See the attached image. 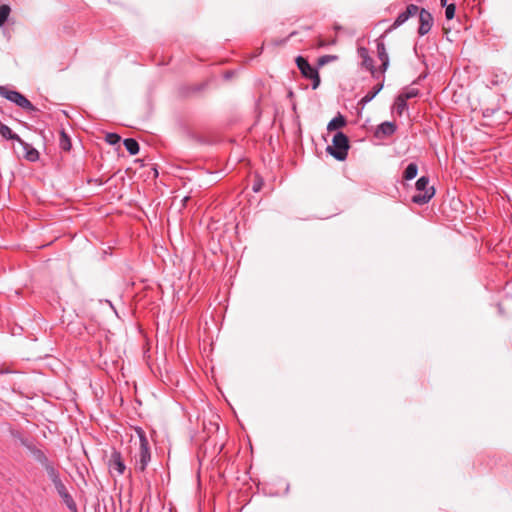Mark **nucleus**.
Returning <instances> with one entry per match:
<instances>
[{
	"label": "nucleus",
	"mask_w": 512,
	"mask_h": 512,
	"mask_svg": "<svg viewBox=\"0 0 512 512\" xmlns=\"http://www.w3.org/2000/svg\"><path fill=\"white\" fill-rule=\"evenodd\" d=\"M10 14V7L8 5L0 6V27L4 25Z\"/></svg>",
	"instance_id": "nucleus-23"
},
{
	"label": "nucleus",
	"mask_w": 512,
	"mask_h": 512,
	"mask_svg": "<svg viewBox=\"0 0 512 512\" xmlns=\"http://www.w3.org/2000/svg\"><path fill=\"white\" fill-rule=\"evenodd\" d=\"M418 94H419L418 89H416V88H407L400 95L402 97H405V100H408V99H411V98H414V97L418 96Z\"/></svg>",
	"instance_id": "nucleus-24"
},
{
	"label": "nucleus",
	"mask_w": 512,
	"mask_h": 512,
	"mask_svg": "<svg viewBox=\"0 0 512 512\" xmlns=\"http://www.w3.org/2000/svg\"><path fill=\"white\" fill-rule=\"evenodd\" d=\"M3 125L2 122L0 121V126Z\"/></svg>",
	"instance_id": "nucleus-35"
},
{
	"label": "nucleus",
	"mask_w": 512,
	"mask_h": 512,
	"mask_svg": "<svg viewBox=\"0 0 512 512\" xmlns=\"http://www.w3.org/2000/svg\"><path fill=\"white\" fill-rule=\"evenodd\" d=\"M429 177L427 176H421L416 184H415V187H416V191L417 193L415 195L412 196L411 200L413 203L415 204H418V205H423V204H426L430 201V199L434 196L435 194V189L434 187H429Z\"/></svg>",
	"instance_id": "nucleus-3"
},
{
	"label": "nucleus",
	"mask_w": 512,
	"mask_h": 512,
	"mask_svg": "<svg viewBox=\"0 0 512 512\" xmlns=\"http://www.w3.org/2000/svg\"><path fill=\"white\" fill-rule=\"evenodd\" d=\"M123 144L130 155H136L139 153V143L135 139L127 138L124 140Z\"/></svg>",
	"instance_id": "nucleus-16"
},
{
	"label": "nucleus",
	"mask_w": 512,
	"mask_h": 512,
	"mask_svg": "<svg viewBox=\"0 0 512 512\" xmlns=\"http://www.w3.org/2000/svg\"><path fill=\"white\" fill-rule=\"evenodd\" d=\"M460 201L458 199H450V208L457 210L458 206L460 205Z\"/></svg>",
	"instance_id": "nucleus-28"
},
{
	"label": "nucleus",
	"mask_w": 512,
	"mask_h": 512,
	"mask_svg": "<svg viewBox=\"0 0 512 512\" xmlns=\"http://www.w3.org/2000/svg\"><path fill=\"white\" fill-rule=\"evenodd\" d=\"M349 147L348 137L342 132H337L333 136L332 146H328L326 151L335 159L343 161L347 158Z\"/></svg>",
	"instance_id": "nucleus-2"
},
{
	"label": "nucleus",
	"mask_w": 512,
	"mask_h": 512,
	"mask_svg": "<svg viewBox=\"0 0 512 512\" xmlns=\"http://www.w3.org/2000/svg\"><path fill=\"white\" fill-rule=\"evenodd\" d=\"M259 189H260V186H259V185H256V184H255V185L253 186V190H254L255 192L259 191Z\"/></svg>",
	"instance_id": "nucleus-31"
},
{
	"label": "nucleus",
	"mask_w": 512,
	"mask_h": 512,
	"mask_svg": "<svg viewBox=\"0 0 512 512\" xmlns=\"http://www.w3.org/2000/svg\"><path fill=\"white\" fill-rule=\"evenodd\" d=\"M23 147L26 150L25 157L27 160L34 162L39 159V153L35 148L31 147L28 143L27 146Z\"/></svg>",
	"instance_id": "nucleus-21"
},
{
	"label": "nucleus",
	"mask_w": 512,
	"mask_h": 512,
	"mask_svg": "<svg viewBox=\"0 0 512 512\" xmlns=\"http://www.w3.org/2000/svg\"><path fill=\"white\" fill-rule=\"evenodd\" d=\"M396 131V126L392 122H383L379 125L377 132L385 136H390Z\"/></svg>",
	"instance_id": "nucleus-17"
},
{
	"label": "nucleus",
	"mask_w": 512,
	"mask_h": 512,
	"mask_svg": "<svg viewBox=\"0 0 512 512\" xmlns=\"http://www.w3.org/2000/svg\"><path fill=\"white\" fill-rule=\"evenodd\" d=\"M312 80V89H317L320 85V76H319V73L316 72V75H313L311 78Z\"/></svg>",
	"instance_id": "nucleus-27"
},
{
	"label": "nucleus",
	"mask_w": 512,
	"mask_h": 512,
	"mask_svg": "<svg viewBox=\"0 0 512 512\" xmlns=\"http://www.w3.org/2000/svg\"><path fill=\"white\" fill-rule=\"evenodd\" d=\"M419 15V28H418V33L419 35L421 36H424L425 34H427L431 27H432V21H433V18H432V15L430 14V12H428L427 10L425 9H420L419 8V11L417 13Z\"/></svg>",
	"instance_id": "nucleus-6"
},
{
	"label": "nucleus",
	"mask_w": 512,
	"mask_h": 512,
	"mask_svg": "<svg viewBox=\"0 0 512 512\" xmlns=\"http://www.w3.org/2000/svg\"><path fill=\"white\" fill-rule=\"evenodd\" d=\"M362 66L369 70L374 78H379V72L376 71L373 59L370 56H363Z\"/></svg>",
	"instance_id": "nucleus-18"
},
{
	"label": "nucleus",
	"mask_w": 512,
	"mask_h": 512,
	"mask_svg": "<svg viewBox=\"0 0 512 512\" xmlns=\"http://www.w3.org/2000/svg\"><path fill=\"white\" fill-rule=\"evenodd\" d=\"M0 96L7 100L15 103L17 106L26 110L27 112H37L38 109L20 92L15 90H9L4 86H0Z\"/></svg>",
	"instance_id": "nucleus-4"
},
{
	"label": "nucleus",
	"mask_w": 512,
	"mask_h": 512,
	"mask_svg": "<svg viewBox=\"0 0 512 512\" xmlns=\"http://www.w3.org/2000/svg\"><path fill=\"white\" fill-rule=\"evenodd\" d=\"M346 125V119L341 114H338L336 117H334L327 125L328 131H335L337 129H340Z\"/></svg>",
	"instance_id": "nucleus-14"
},
{
	"label": "nucleus",
	"mask_w": 512,
	"mask_h": 512,
	"mask_svg": "<svg viewBox=\"0 0 512 512\" xmlns=\"http://www.w3.org/2000/svg\"><path fill=\"white\" fill-rule=\"evenodd\" d=\"M139 434V449L134 455L135 469L138 472H144L151 460V453L148 439L145 433L140 429Z\"/></svg>",
	"instance_id": "nucleus-1"
},
{
	"label": "nucleus",
	"mask_w": 512,
	"mask_h": 512,
	"mask_svg": "<svg viewBox=\"0 0 512 512\" xmlns=\"http://www.w3.org/2000/svg\"><path fill=\"white\" fill-rule=\"evenodd\" d=\"M419 11V7L414 4H410L406 7V10L401 12L393 24L384 32L382 37L387 35L388 33L392 32L394 29L400 27L402 24H404L410 17L417 15Z\"/></svg>",
	"instance_id": "nucleus-5"
},
{
	"label": "nucleus",
	"mask_w": 512,
	"mask_h": 512,
	"mask_svg": "<svg viewBox=\"0 0 512 512\" xmlns=\"http://www.w3.org/2000/svg\"><path fill=\"white\" fill-rule=\"evenodd\" d=\"M443 31H444L445 34L448 33V29H446L445 27L443 28Z\"/></svg>",
	"instance_id": "nucleus-34"
},
{
	"label": "nucleus",
	"mask_w": 512,
	"mask_h": 512,
	"mask_svg": "<svg viewBox=\"0 0 512 512\" xmlns=\"http://www.w3.org/2000/svg\"><path fill=\"white\" fill-rule=\"evenodd\" d=\"M60 147H61V149L65 150V151H69L71 148L70 138L64 131L61 132Z\"/></svg>",
	"instance_id": "nucleus-22"
},
{
	"label": "nucleus",
	"mask_w": 512,
	"mask_h": 512,
	"mask_svg": "<svg viewBox=\"0 0 512 512\" xmlns=\"http://www.w3.org/2000/svg\"><path fill=\"white\" fill-rule=\"evenodd\" d=\"M337 59V56H334V55H324L322 57L319 58L318 62H319V65H325L331 61H334Z\"/></svg>",
	"instance_id": "nucleus-26"
},
{
	"label": "nucleus",
	"mask_w": 512,
	"mask_h": 512,
	"mask_svg": "<svg viewBox=\"0 0 512 512\" xmlns=\"http://www.w3.org/2000/svg\"><path fill=\"white\" fill-rule=\"evenodd\" d=\"M109 468L111 472H116L118 475H122L125 470L126 466L125 463L121 457L120 452L113 451L109 460Z\"/></svg>",
	"instance_id": "nucleus-8"
},
{
	"label": "nucleus",
	"mask_w": 512,
	"mask_h": 512,
	"mask_svg": "<svg viewBox=\"0 0 512 512\" xmlns=\"http://www.w3.org/2000/svg\"><path fill=\"white\" fill-rule=\"evenodd\" d=\"M105 140L110 145H116V144H118L120 142L121 137L118 134H116V133H107L106 137H105Z\"/></svg>",
	"instance_id": "nucleus-25"
},
{
	"label": "nucleus",
	"mask_w": 512,
	"mask_h": 512,
	"mask_svg": "<svg viewBox=\"0 0 512 512\" xmlns=\"http://www.w3.org/2000/svg\"><path fill=\"white\" fill-rule=\"evenodd\" d=\"M296 64L302 75L309 79L313 75H316V72H318L313 66L309 64V62L303 58L302 56H298L296 58Z\"/></svg>",
	"instance_id": "nucleus-10"
},
{
	"label": "nucleus",
	"mask_w": 512,
	"mask_h": 512,
	"mask_svg": "<svg viewBox=\"0 0 512 512\" xmlns=\"http://www.w3.org/2000/svg\"><path fill=\"white\" fill-rule=\"evenodd\" d=\"M406 101L407 100H405V97H402L400 94L396 98L394 103V109L399 115H401L407 109Z\"/></svg>",
	"instance_id": "nucleus-20"
},
{
	"label": "nucleus",
	"mask_w": 512,
	"mask_h": 512,
	"mask_svg": "<svg viewBox=\"0 0 512 512\" xmlns=\"http://www.w3.org/2000/svg\"><path fill=\"white\" fill-rule=\"evenodd\" d=\"M418 173V166L416 163H409L403 171L402 178L403 180L409 181L414 179Z\"/></svg>",
	"instance_id": "nucleus-13"
},
{
	"label": "nucleus",
	"mask_w": 512,
	"mask_h": 512,
	"mask_svg": "<svg viewBox=\"0 0 512 512\" xmlns=\"http://www.w3.org/2000/svg\"><path fill=\"white\" fill-rule=\"evenodd\" d=\"M59 496L62 498L63 502L66 504V506L71 510L72 512H77V505L75 501L73 500L72 496L69 494L66 486L63 482L57 483V485L54 486Z\"/></svg>",
	"instance_id": "nucleus-7"
},
{
	"label": "nucleus",
	"mask_w": 512,
	"mask_h": 512,
	"mask_svg": "<svg viewBox=\"0 0 512 512\" xmlns=\"http://www.w3.org/2000/svg\"><path fill=\"white\" fill-rule=\"evenodd\" d=\"M455 13V5L453 3H450V20L454 17Z\"/></svg>",
	"instance_id": "nucleus-30"
},
{
	"label": "nucleus",
	"mask_w": 512,
	"mask_h": 512,
	"mask_svg": "<svg viewBox=\"0 0 512 512\" xmlns=\"http://www.w3.org/2000/svg\"><path fill=\"white\" fill-rule=\"evenodd\" d=\"M21 443L30 451L33 458L40 463L42 466L47 464L49 462L47 456L45 453L38 449L36 446H34L31 442H29L27 439H22Z\"/></svg>",
	"instance_id": "nucleus-9"
},
{
	"label": "nucleus",
	"mask_w": 512,
	"mask_h": 512,
	"mask_svg": "<svg viewBox=\"0 0 512 512\" xmlns=\"http://www.w3.org/2000/svg\"><path fill=\"white\" fill-rule=\"evenodd\" d=\"M445 17L448 19V7L445 8Z\"/></svg>",
	"instance_id": "nucleus-33"
},
{
	"label": "nucleus",
	"mask_w": 512,
	"mask_h": 512,
	"mask_svg": "<svg viewBox=\"0 0 512 512\" xmlns=\"http://www.w3.org/2000/svg\"><path fill=\"white\" fill-rule=\"evenodd\" d=\"M377 55L379 60L381 61L379 73L383 74L389 66V56L386 51L385 44L381 40L377 41Z\"/></svg>",
	"instance_id": "nucleus-11"
},
{
	"label": "nucleus",
	"mask_w": 512,
	"mask_h": 512,
	"mask_svg": "<svg viewBox=\"0 0 512 512\" xmlns=\"http://www.w3.org/2000/svg\"><path fill=\"white\" fill-rule=\"evenodd\" d=\"M43 467L45 468L47 475L50 478V480L52 481V483L54 484V486L57 485V483L62 482L57 470L50 462L45 464Z\"/></svg>",
	"instance_id": "nucleus-15"
},
{
	"label": "nucleus",
	"mask_w": 512,
	"mask_h": 512,
	"mask_svg": "<svg viewBox=\"0 0 512 512\" xmlns=\"http://www.w3.org/2000/svg\"><path fill=\"white\" fill-rule=\"evenodd\" d=\"M383 88V83H379L377 84L376 86H374L372 88V90H370L362 99H361V102L363 104H366L370 101H372V99L382 90Z\"/></svg>",
	"instance_id": "nucleus-19"
},
{
	"label": "nucleus",
	"mask_w": 512,
	"mask_h": 512,
	"mask_svg": "<svg viewBox=\"0 0 512 512\" xmlns=\"http://www.w3.org/2000/svg\"><path fill=\"white\" fill-rule=\"evenodd\" d=\"M446 3H447V0H441V4H442L443 7L446 6Z\"/></svg>",
	"instance_id": "nucleus-32"
},
{
	"label": "nucleus",
	"mask_w": 512,
	"mask_h": 512,
	"mask_svg": "<svg viewBox=\"0 0 512 512\" xmlns=\"http://www.w3.org/2000/svg\"><path fill=\"white\" fill-rule=\"evenodd\" d=\"M360 57L363 59V56H369L368 50L366 48H360L359 49Z\"/></svg>",
	"instance_id": "nucleus-29"
},
{
	"label": "nucleus",
	"mask_w": 512,
	"mask_h": 512,
	"mask_svg": "<svg viewBox=\"0 0 512 512\" xmlns=\"http://www.w3.org/2000/svg\"><path fill=\"white\" fill-rule=\"evenodd\" d=\"M0 134L4 139L17 141L22 146H27V143L20 138V136L14 133L7 125L3 124L0 126Z\"/></svg>",
	"instance_id": "nucleus-12"
}]
</instances>
